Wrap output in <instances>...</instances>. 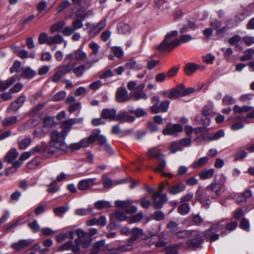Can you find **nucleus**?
I'll use <instances>...</instances> for the list:
<instances>
[{
	"mask_svg": "<svg viewBox=\"0 0 254 254\" xmlns=\"http://www.w3.org/2000/svg\"><path fill=\"white\" fill-rule=\"evenodd\" d=\"M177 34L178 31L176 30L168 34L162 42L159 45L155 46L154 48L157 49L159 51H170L182 43L189 42L192 39L190 35H183L180 39H175L172 41V38L175 37Z\"/></svg>",
	"mask_w": 254,
	"mask_h": 254,
	"instance_id": "nucleus-1",
	"label": "nucleus"
},
{
	"mask_svg": "<svg viewBox=\"0 0 254 254\" xmlns=\"http://www.w3.org/2000/svg\"><path fill=\"white\" fill-rule=\"evenodd\" d=\"M190 236L195 237L194 239H191L190 241L189 244L192 247H198L203 242V239L201 238L200 233L197 231H190L184 230L178 232L176 233L177 237L180 239L188 237Z\"/></svg>",
	"mask_w": 254,
	"mask_h": 254,
	"instance_id": "nucleus-2",
	"label": "nucleus"
},
{
	"mask_svg": "<svg viewBox=\"0 0 254 254\" xmlns=\"http://www.w3.org/2000/svg\"><path fill=\"white\" fill-rule=\"evenodd\" d=\"M51 146L56 149L62 150L64 147V130L59 131L57 129L51 132Z\"/></svg>",
	"mask_w": 254,
	"mask_h": 254,
	"instance_id": "nucleus-3",
	"label": "nucleus"
},
{
	"mask_svg": "<svg viewBox=\"0 0 254 254\" xmlns=\"http://www.w3.org/2000/svg\"><path fill=\"white\" fill-rule=\"evenodd\" d=\"M38 42L40 44H46L48 45L60 44L64 42L63 36L57 34L54 36H49L46 33H41L38 37Z\"/></svg>",
	"mask_w": 254,
	"mask_h": 254,
	"instance_id": "nucleus-4",
	"label": "nucleus"
},
{
	"mask_svg": "<svg viewBox=\"0 0 254 254\" xmlns=\"http://www.w3.org/2000/svg\"><path fill=\"white\" fill-rule=\"evenodd\" d=\"M213 113V106L212 105L205 106L202 110V114L203 118H201L199 115H197L195 117V121L198 124H202L203 127H207L210 124V120L207 117Z\"/></svg>",
	"mask_w": 254,
	"mask_h": 254,
	"instance_id": "nucleus-5",
	"label": "nucleus"
},
{
	"mask_svg": "<svg viewBox=\"0 0 254 254\" xmlns=\"http://www.w3.org/2000/svg\"><path fill=\"white\" fill-rule=\"evenodd\" d=\"M223 225L221 224V222L214 224L212 226L209 230H207L204 233H200V235L202 236L203 235L205 237H209V240L210 242H213L218 240L219 238V235L217 234H212L213 232L222 231L221 234L224 235L225 231L223 230Z\"/></svg>",
	"mask_w": 254,
	"mask_h": 254,
	"instance_id": "nucleus-6",
	"label": "nucleus"
},
{
	"mask_svg": "<svg viewBox=\"0 0 254 254\" xmlns=\"http://www.w3.org/2000/svg\"><path fill=\"white\" fill-rule=\"evenodd\" d=\"M224 183V179L222 178L219 183L214 182L206 188V190L209 193L212 198H217L219 196L220 190Z\"/></svg>",
	"mask_w": 254,
	"mask_h": 254,
	"instance_id": "nucleus-7",
	"label": "nucleus"
},
{
	"mask_svg": "<svg viewBox=\"0 0 254 254\" xmlns=\"http://www.w3.org/2000/svg\"><path fill=\"white\" fill-rule=\"evenodd\" d=\"M94 137V142L97 141L98 144L101 146V149L108 153L113 152L110 145L108 143L106 137L99 133L98 130H94L93 132Z\"/></svg>",
	"mask_w": 254,
	"mask_h": 254,
	"instance_id": "nucleus-8",
	"label": "nucleus"
},
{
	"mask_svg": "<svg viewBox=\"0 0 254 254\" xmlns=\"http://www.w3.org/2000/svg\"><path fill=\"white\" fill-rule=\"evenodd\" d=\"M106 23V20L104 19L101 20L97 25L88 22L85 25L89 30V35L92 37H94L105 28Z\"/></svg>",
	"mask_w": 254,
	"mask_h": 254,
	"instance_id": "nucleus-9",
	"label": "nucleus"
},
{
	"mask_svg": "<svg viewBox=\"0 0 254 254\" xmlns=\"http://www.w3.org/2000/svg\"><path fill=\"white\" fill-rule=\"evenodd\" d=\"M64 74L72 71L76 64L74 54L67 55L64 59Z\"/></svg>",
	"mask_w": 254,
	"mask_h": 254,
	"instance_id": "nucleus-10",
	"label": "nucleus"
},
{
	"mask_svg": "<svg viewBox=\"0 0 254 254\" xmlns=\"http://www.w3.org/2000/svg\"><path fill=\"white\" fill-rule=\"evenodd\" d=\"M64 118V111L59 113L56 118L48 117L44 120V127H53L58 125V123Z\"/></svg>",
	"mask_w": 254,
	"mask_h": 254,
	"instance_id": "nucleus-11",
	"label": "nucleus"
},
{
	"mask_svg": "<svg viewBox=\"0 0 254 254\" xmlns=\"http://www.w3.org/2000/svg\"><path fill=\"white\" fill-rule=\"evenodd\" d=\"M153 200L155 208L159 209L167 201V197L166 194H161L160 192H156L153 196Z\"/></svg>",
	"mask_w": 254,
	"mask_h": 254,
	"instance_id": "nucleus-12",
	"label": "nucleus"
},
{
	"mask_svg": "<svg viewBox=\"0 0 254 254\" xmlns=\"http://www.w3.org/2000/svg\"><path fill=\"white\" fill-rule=\"evenodd\" d=\"M145 86V83H142L137 86L132 93V97L135 100H138L140 99H147V96L145 92L142 91Z\"/></svg>",
	"mask_w": 254,
	"mask_h": 254,
	"instance_id": "nucleus-13",
	"label": "nucleus"
},
{
	"mask_svg": "<svg viewBox=\"0 0 254 254\" xmlns=\"http://www.w3.org/2000/svg\"><path fill=\"white\" fill-rule=\"evenodd\" d=\"M116 98L118 102H124L129 99L128 92L125 87H121L117 89Z\"/></svg>",
	"mask_w": 254,
	"mask_h": 254,
	"instance_id": "nucleus-14",
	"label": "nucleus"
},
{
	"mask_svg": "<svg viewBox=\"0 0 254 254\" xmlns=\"http://www.w3.org/2000/svg\"><path fill=\"white\" fill-rule=\"evenodd\" d=\"M31 243V241L29 240L22 239L17 242L13 243L11 247L15 251L18 252L28 247Z\"/></svg>",
	"mask_w": 254,
	"mask_h": 254,
	"instance_id": "nucleus-15",
	"label": "nucleus"
},
{
	"mask_svg": "<svg viewBox=\"0 0 254 254\" xmlns=\"http://www.w3.org/2000/svg\"><path fill=\"white\" fill-rule=\"evenodd\" d=\"M224 132L223 130H219L215 133H209L204 131L202 135V137L204 140H214L224 136Z\"/></svg>",
	"mask_w": 254,
	"mask_h": 254,
	"instance_id": "nucleus-16",
	"label": "nucleus"
},
{
	"mask_svg": "<svg viewBox=\"0 0 254 254\" xmlns=\"http://www.w3.org/2000/svg\"><path fill=\"white\" fill-rule=\"evenodd\" d=\"M101 116L103 119L110 121L116 120V111L114 109H104L101 112Z\"/></svg>",
	"mask_w": 254,
	"mask_h": 254,
	"instance_id": "nucleus-17",
	"label": "nucleus"
},
{
	"mask_svg": "<svg viewBox=\"0 0 254 254\" xmlns=\"http://www.w3.org/2000/svg\"><path fill=\"white\" fill-rule=\"evenodd\" d=\"M95 178H90L81 180L78 183V188L81 190H86L90 186L97 184V183L95 182Z\"/></svg>",
	"mask_w": 254,
	"mask_h": 254,
	"instance_id": "nucleus-18",
	"label": "nucleus"
},
{
	"mask_svg": "<svg viewBox=\"0 0 254 254\" xmlns=\"http://www.w3.org/2000/svg\"><path fill=\"white\" fill-rule=\"evenodd\" d=\"M116 120L121 122L131 123L135 120V118L127 112H121L117 115Z\"/></svg>",
	"mask_w": 254,
	"mask_h": 254,
	"instance_id": "nucleus-19",
	"label": "nucleus"
},
{
	"mask_svg": "<svg viewBox=\"0 0 254 254\" xmlns=\"http://www.w3.org/2000/svg\"><path fill=\"white\" fill-rule=\"evenodd\" d=\"M64 179V173H61L57 178V181H54L48 186L47 190L48 192L50 193H55L58 191L60 189L59 187L57 185V182H61Z\"/></svg>",
	"mask_w": 254,
	"mask_h": 254,
	"instance_id": "nucleus-20",
	"label": "nucleus"
},
{
	"mask_svg": "<svg viewBox=\"0 0 254 254\" xmlns=\"http://www.w3.org/2000/svg\"><path fill=\"white\" fill-rule=\"evenodd\" d=\"M25 101L24 95L19 96L15 101L11 103L10 109L13 111H17L23 105Z\"/></svg>",
	"mask_w": 254,
	"mask_h": 254,
	"instance_id": "nucleus-21",
	"label": "nucleus"
},
{
	"mask_svg": "<svg viewBox=\"0 0 254 254\" xmlns=\"http://www.w3.org/2000/svg\"><path fill=\"white\" fill-rule=\"evenodd\" d=\"M186 188V185L182 183H180L171 187L168 191L171 194L176 195L184 191Z\"/></svg>",
	"mask_w": 254,
	"mask_h": 254,
	"instance_id": "nucleus-22",
	"label": "nucleus"
},
{
	"mask_svg": "<svg viewBox=\"0 0 254 254\" xmlns=\"http://www.w3.org/2000/svg\"><path fill=\"white\" fill-rule=\"evenodd\" d=\"M182 84L178 85L176 88H172L168 94V98L171 99H176L182 96Z\"/></svg>",
	"mask_w": 254,
	"mask_h": 254,
	"instance_id": "nucleus-23",
	"label": "nucleus"
},
{
	"mask_svg": "<svg viewBox=\"0 0 254 254\" xmlns=\"http://www.w3.org/2000/svg\"><path fill=\"white\" fill-rule=\"evenodd\" d=\"M17 76H13L10 79L5 81H2L0 79V91H4L13 84L17 79Z\"/></svg>",
	"mask_w": 254,
	"mask_h": 254,
	"instance_id": "nucleus-24",
	"label": "nucleus"
},
{
	"mask_svg": "<svg viewBox=\"0 0 254 254\" xmlns=\"http://www.w3.org/2000/svg\"><path fill=\"white\" fill-rule=\"evenodd\" d=\"M183 128H165L163 133L165 135L177 136L179 133L183 131Z\"/></svg>",
	"mask_w": 254,
	"mask_h": 254,
	"instance_id": "nucleus-25",
	"label": "nucleus"
},
{
	"mask_svg": "<svg viewBox=\"0 0 254 254\" xmlns=\"http://www.w3.org/2000/svg\"><path fill=\"white\" fill-rule=\"evenodd\" d=\"M107 249L104 240L100 241L96 243L94 248L90 254H97L99 251H104Z\"/></svg>",
	"mask_w": 254,
	"mask_h": 254,
	"instance_id": "nucleus-26",
	"label": "nucleus"
},
{
	"mask_svg": "<svg viewBox=\"0 0 254 254\" xmlns=\"http://www.w3.org/2000/svg\"><path fill=\"white\" fill-rule=\"evenodd\" d=\"M18 153L15 148L11 149L6 154L4 158L5 161L7 162H12L14 161L18 156Z\"/></svg>",
	"mask_w": 254,
	"mask_h": 254,
	"instance_id": "nucleus-27",
	"label": "nucleus"
},
{
	"mask_svg": "<svg viewBox=\"0 0 254 254\" xmlns=\"http://www.w3.org/2000/svg\"><path fill=\"white\" fill-rule=\"evenodd\" d=\"M143 234V230L142 229L134 228L131 230L130 238L128 239V242L130 243L133 242L135 241L140 235Z\"/></svg>",
	"mask_w": 254,
	"mask_h": 254,
	"instance_id": "nucleus-28",
	"label": "nucleus"
},
{
	"mask_svg": "<svg viewBox=\"0 0 254 254\" xmlns=\"http://www.w3.org/2000/svg\"><path fill=\"white\" fill-rule=\"evenodd\" d=\"M90 67H87L85 65H80L75 67L72 70V72L77 77H81L84 73Z\"/></svg>",
	"mask_w": 254,
	"mask_h": 254,
	"instance_id": "nucleus-29",
	"label": "nucleus"
},
{
	"mask_svg": "<svg viewBox=\"0 0 254 254\" xmlns=\"http://www.w3.org/2000/svg\"><path fill=\"white\" fill-rule=\"evenodd\" d=\"M50 31L52 33L55 32L64 33V22L60 21L52 25Z\"/></svg>",
	"mask_w": 254,
	"mask_h": 254,
	"instance_id": "nucleus-30",
	"label": "nucleus"
},
{
	"mask_svg": "<svg viewBox=\"0 0 254 254\" xmlns=\"http://www.w3.org/2000/svg\"><path fill=\"white\" fill-rule=\"evenodd\" d=\"M214 172V170L213 169H205L199 173V176L203 180L209 179L212 177Z\"/></svg>",
	"mask_w": 254,
	"mask_h": 254,
	"instance_id": "nucleus-31",
	"label": "nucleus"
},
{
	"mask_svg": "<svg viewBox=\"0 0 254 254\" xmlns=\"http://www.w3.org/2000/svg\"><path fill=\"white\" fill-rule=\"evenodd\" d=\"M208 159L207 157H202L194 161L191 165L193 168H200L208 162Z\"/></svg>",
	"mask_w": 254,
	"mask_h": 254,
	"instance_id": "nucleus-32",
	"label": "nucleus"
},
{
	"mask_svg": "<svg viewBox=\"0 0 254 254\" xmlns=\"http://www.w3.org/2000/svg\"><path fill=\"white\" fill-rule=\"evenodd\" d=\"M94 206L97 209H102L111 207V204L109 201L99 200L95 203Z\"/></svg>",
	"mask_w": 254,
	"mask_h": 254,
	"instance_id": "nucleus-33",
	"label": "nucleus"
},
{
	"mask_svg": "<svg viewBox=\"0 0 254 254\" xmlns=\"http://www.w3.org/2000/svg\"><path fill=\"white\" fill-rule=\"evenodd\" d=\"M195 28V24L194 22L191 21H189L187 24L184 25L181 28L180 32L181 33H185L188 32L190 29L194 30Z\"/></svg>",
	"mask_w": 254,
	"mask_h": 254,
	"instance_id": "nucleus-34",
	"label": "nucleus"
},
{
	"mask_svg": "<svg viewBox=\"0 0 254 254\" xmlns=\"http://www.w3.org/2000/svg\"><path fill=\"white\" fill-rule=\"evenodd\" d=\"M94 134L92 133L88 138H83L81 140L80 144L81 147H87L91 143L94 142Z\"/></svg>",
	"mask_w": 254,
	"mask_h": 254,
	"instance_id": "nucleus-35",
	"label": "nucleus"
},
{
	"mask_svg": "<svg viewBox=\"0 0 254 254\" xmlns=\"http://www.w3.org/2000/svg\"><path fill=\"white\" fill-rule=\"evenodd\" d=\"M118 30L122 34L129 33L131 30L130 26L125 23H120L118 25Z\"/></svg>",
	"mask_w": 254,
	"mask_h": 254,
	"instance_id": "nucleus-36",
	"label": "nucleus"
},
{
	"mask_svg": "<svg viewBox=\"0 0 254 254\" xmlns=\"http://www.w3.org/2000/svg\"><path fill=\"white\" fill-rule=\"evenodd\" d=\"M102 181L105 189H108L113 186L117 185L118 183H114L107 175H104L102 176Z\"/></svg>",
	"mask_w": 254,
	"mask_h": 254,
	"instance_id": "nucleus-37",
	"label": "nucleus"
},
{
	"mask_svg": "<svg viewBox=\"0 0 254 254\" xmlns=\"http://www.w3.org/2000/svg\"><path fill=\"white\" fill-rule=\"evenodd\" d=\"M147 155L150 157L159 158L162 155L161 150L157 147H152L148 149Z\"/></svg>",
	"mask_w": 254,
	"mask_h": 254,
	"instance_id": "nucleus-38",
	"label": "nucleus"
},
{
	"mask_svg": "<svg viewBox=\"0 0 254 254\" xmlns=\"http://www.w3.org/2000/svg\"><path fill=\"white\" fill-rule=\"evenodd\" d=\"M198 68L197 66L192 63H189L188 64L185 69V73L188 75H190L196 71Z\"/></svg>",
	"mask_w": 254,
	"mask_h": 254,
	"instance_id": "nucleus-39",
	"label": "nucleus"
},
{
	"mask_svg": "<svg viewBox=\"0 0 254 254\" xmlns=\"http://www.w3.org/2000/svg\"><path fill=\"white\" fill-rule=\"evenodd\" d=\"M48 132V128H36L33 132V134L35 137L41 138L44 136Z\"/></svg>",
	"mask_w": 254,
	"mask_h": 254,
	"instance_id": "nucleus-40",
	"label": "nucleus"
},
{
	"mask_svg": "<svg viewBox=\"0 0 254 254\" xmlns=\"http://www.w3.org/2000/svg\"><path fill=\"white\" fill-rule=\"evenodd\" d=\"M126 67L130 69H134L135 70H139L142 68L143 65L141 64H138L134 60H131L126 64Z\"/></svg>",
	"mask_w": 254,
	"mask_h": 254,
	"instance_id": "nucleus-41",
	"label": "nucleus"
},
{
	"mask_svg": "<svg viewBox=\"0 0 254 254\" xmlns=\"http://www.w3.org/2000/svg\"><path fill=\"white\" fill-rule=\"evenodd\" d=\"M169 149L170 152L172 153H175L178 151L182 150L179 141L172 142L171 143Z\"/></svg>",
	"mask_w": 254,
	"mask_h": 254,
	"instance_id": "nucleus-42",
	"label": "nucleus"
},
{
	"mask_svg": "<svg viewBox=\"0 0 254 254\" xmlns=\"http://www.w3.org/2000/svg\"><path fill=\"white\" fill-rule=\"evenodd\" d=\"M178 210L180 214L185 215L189 212L190 207L189 204L183 203L179 206Z\"/></svg>",
	"mask_w": 254,
	"mask_h": 254,
	"instance_id": "nucleus-43",
	"label": "nucleus"
},
{
	"mask_svg": "<svg viewBox=\"0 0 254 254\" xmlns=\"http://www.w3.org/2000/svg\"><path fill=\"white\" fill-rule=\"evenodd\" d=\"M22 161L20 160V158L14 162L12 164L13 167L9 168L8 169H6L5 173L6 175H8L9 173H13L16 171V168L19 167L21 164H22Z\"/></svg>",
	"mask_w": 254,
	"mask_h": 254,
	"instance_id": "nucleus-44",
	"label": "nucleus"
},
{
	"mask_svg": "<svg viewBox=\"0 0 254 254\" xmlns=\"http://www.w3.org/2000/svg\"><path fill=\"white\" fill-rule=\"evenodd\" d=\"M111 50L113 53L117 58H121L123 57L124 53L121 47L114 46L112 48Z\"/></svg>",
	"mask_w": 254,
	"mask_h": 254,
	"instance_id": "nucleus-45",
	"label": "nucleus"
},
{
	"mask_svg": "<svg viewBox=\"0 0 254 254\" xmlns=\"http://www.w3.org/2000/svg\"><path fill=\"white\" fill-rule=\"evenodd\" d=\"M17 121V117L15 116L10 117L4 119L2 121V125L5 127L13 125Z\"/></svg>",
	"mask_w": 254,
	"mask_h": 254,
	"instance_id": "nucleus-46",
	"label": "nucleus"
},
{
	"mask_svg": "<svg viewBox=\"0 0 254 254\" xmlns=\"http://www.w3.org/2000/svg\"><path fill=\"white\" fill-rule=\"evenodd\" d=\"M254 54V50L252 49H249L246 52L245 55L240 58L242 62L251 60L253 58V55Z\"/></svg>",
	"mask_w": 254,
	"mask_h": 254,
	"instance_id": "nucleus-47",
	"label": "nucleus"
},
{
	"mask_svg": "<svg viewBox=\"0 0 254 254\" xmlns=\"http://www.w3.org/2000/svg\"><path fill=\"white\" fill-rule=\"evenodd\" d=\"M72 54L74 55L76 61H82L86 57V53L80 49L76 50L74 53Z\"/></svg>",
	"mask_w": 254,
	"mask_h": 254,
	"instance_id": "nucleus-48",
	"label": "nucleus"
},
{
	"mask_svg": "<svg viewBox=\"0 0 254 254\" xmlns=\"http://www.w3.org/2000/svg\"><path fill=\"white\" fill-rule=\"evenodd\" d=\"M28 226L34 233L38 232L40 228V226L36 220H33L29 222Z\"/></svg>",
	"mask_w": 254,
	"mask_h": 254,
	"instance_id": "nucleus-49",
	"label": "nucleus"
},
{
	"mask_svg": "<svg viewBox=\"0 0 254 254\" xmlns=\"http://www.w3.org/2000/svg\"><path fill=\"white\" fill-rule=\"evenodd\" d=\"M35 75V72L30 68L25 69L22 73V76L26 78H31Z\"/></svg>",
	"mask_w": 254,
	"mask_h": 254,
	"instance_id": "nucleus-50",
	"label": "nucleus"
},
{
	"mask_svg": "<svg viewBox=\"0 0 254 254\" xmlns=\"http://www.w3.org/2000/svg\"><path fill=\"white\" fill-rule=\"evenodd\" d=\"M220 222L221 223V224L224 226L223 229L225 227L226 230H228L229 231H231L235 230L237 228V225H238L237 222H235V221L231 222V223H228L226 225H224L222 224V223L223 222V221H222Z\"/></svg>",
	"mask_w": 254,
	"mask_h": 254,
	"instance_id": "nucleus-51",
	"label": "nucleus"
},
{
	"mask_svg": "<svg viewBox=\"0 0 254 254\" xmlns=\"http://www.w3.org/2000/svg\"><path fill=\"white\" fill-rule=\"evenodd\" d=\"M76 234L79 239L75 240L76 243H78L79 241L81 240V239H86L89 237L88 234L81 229H77L76 230Z\"/></svg>",
	"mask_w": 254,
	"mask_h": 254,
	"instance_id": "nucleus-52",
	"label": "nucleus"
},
{
	"mask_svg": "<svg viewBox=\"0 0 254 254\" xmlns=\"http://www.w3.org/2000/svg\"><path fill=\"white\" fill-rule=\"evenodd\" d=\"M92 211V208H89L88 209L79 208L76 210L75 214L79 216H85L90 213Z\"/></svg>",
	"mask_w": 254,
	"mask_h": 254,
	"instance_id": "nucleus-53",
	"label": "nucleus"
},
{
	"mask_svg": "<svg viewBox=\"0 0 254 254\" xmlns=\"http://www.w3.org/2000/svg\"><path fill=\"white\" fill-rule=\"evenodd\" d=\"M130 130L123 131L120 128H113L112 132L113 134L119 135L121 136H123L127 135L129 133Z\"/></svg>",
	"mask_w": 254,
	"mask_h": 254,
	"instance_id": "nucleus-54",
	"label": "nucleus"
},
{
	"mask_svg": "<svg viewBox=\"0 0 254 254\" xmlns=\"http://www.w3.org/2000/svg\"><path fill=\"white\" fill-rule=\"evenodd\" d=\"M241 37L239 35H235L230 38L228 40V42L232 45H235L238 46V43L241 41Z\"/></svg>",
	"mask_w": 254,
	"mask_h": 254,
	"instance_id": "nucleus-55",
	"label": "nucleus"
},
{
	"mask_svg": "<svg viewBox=\"0 0 254 254\" xmlns=\"http://www.w3.org/2000/svg\"><path fill=\"white\" fill-rule=\"evenodd\" d=\"M182 149L184 147H189L190 146L191 140L190 138H184L179 141Z\"/></svg>",
	"mask_w": 254,
	"mask_h": 254,
	"instance_id": "nucleus-56",
	"label": "nucleus"
},
{
	"mask_svg": "<svg viewBox=\"0 0 254 254\" xmlns=\"http://www.w3.org/2000/svg\"><path fill=\"white\" fill-rule=\"evenodd\" d=\"M166 166V162L165 160L162 159L157 165V166L154 169V171L162 173L163 171L164 170Z\"/></svg>",
	"mask_w": 254,
	"mask_h": 254,
	"instance_id": "nucleus-57",
	"label": "nucleus"
},
{
	"mask_svg": "<svg viewBox=\"0 0 254 254\" xmlns=\"http://www.w3.org/2000/svg\"><path fill=\"white\" fill-rule=\"evenodd\" d=\"M235 102V99L229 95L224 96L222 100V103L224 105H232Z\"/></svg>",
	"mask_w": 254,
	"mask_h": 254,
	"instance_id": "nucleus-58",
	"label": "nucleus"
},
{
	"mask_svg": "<svg viewBox=\"0 0 254 254\" xmlns=\"http://www.w3.org/2000/svg\"><path fill=\"white\" fill-rule=\"evenodd\" d=\"M30 142L31 139L28 138L21 140L19 142V147L21 149H24L28 146Z\"/></svg>",
	"mask_w": 254,
	"mask_h": 254,
	"instance_id": "nucleus-59",
	"label": "nucleus"
},
{
	"mask_svg": "<svg viewBox=\"0 0 254 254\" xmlns=\"http://www.w3.org/2000/svg\"><path fill=\"white\" fill-rule=\"evenodd\" d=\"M63 69L62 67H60L59 70H58L52 78V81L55 82H58L63 75Z\"/></svg>",
	"mask_w": 254,
	"mask_h": 254,
	"instance_id": "nucleus-60",
	"label": "nucleus"
},
{
	"mask_svg": "<svg viewBox=\"0 0 254 254\" xmlns=\"http://www.w3.org/2000/svg\"><path fill=\"white\" fill-rule=\"evenodd\" d=\"M170 104V102L168 100H164L161 102L160 108L161 112H166L168 111Z\"/></svg>",
	"mask_w": 254,
	"mask_h": 254,
	"instance_id": "nucleus-61",
	"label": "nucleus"
},
{
	"mask_svg": "<svg viewBox=\"0 0 254 254\" xmlns=\"http://www.w3.org/2000/svg\"><path fill=\"white\" fill-rule=\"evenodd\" d=\"M89 47L91 49L93 54L97 55L98 53L100 47L97 43L92 42L89 44Z\"/></svg>",
	"mask_w": 254,
	"mask_h": 254,
	"instance_id": "nucleus-62",
	"label": "nucleus"
},
{
	"mask_svg": "<svg viewBox=\"0 0 254 254\" xmlns=\"http://www.w3.org/2000/svg\"><path fill=\"white\" fill-rule=\"evenodd\" d=\"M182 96H185L193 93L195 89L192 87L185 88V86L182 84Z\"/></svg>",
	"mask_w": 254,
	"mask_h": 254,
	"instance_id": "nucleus-63",
	"label": "nucleus"
},
{
	"mask_svg": "<svg viewBox=\"0 0 254 254\" xmlns=\"http://www.w3.org/2000/svg\"><path fill=\"white\" fill-rule=\"evenodd\" d=\"M203 60L204 62L208 64H212L213 62L215 59L214 56L210 54H208L205 56H204L203 57Z\"/></svg>",
	"mask_w": 254,
	"mask_h": 254,
	"instance_id": "nucleus-64",
	"label": "nucleus"
}]
</instances>
